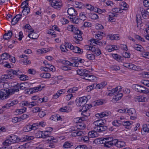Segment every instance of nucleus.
<instances>
[{
  "mask_svg": "<svg viewBox=\"0 0 149 149\" xmlns=\"http://www.w3.org/2000/svg\"><path fill=\"white\" fill-rule=\"evenodd\" d=\"M106 120H105L100 119L93 122V124L95 126L94 131L89 132L88 136L90 138H94L96 136L97 132H102L106 130L107 129V126L105 125Z\"/></svg>",
  "mask_w": 149,
  "mask_h": 149,
  "instance_id": "f257e3e1",
  "label": "nucleus"
},
{
  "mask_svg": "<svg viewBox=\"0 0 149 149\" xmlns=\"http://www.w3.org/2000/svg\"><path fill=\"white\" fill-rule=\"evenodd\" d=\"M24 83H22L19 85H17L15 86L13 88L7 89H3L6 91L7 93H6V95H7V98H8L10 95L14 94L15 92H18L19 90V89L21 90H24L26 87H25Z\"/></svg>",
  "mask_w": 149,
  "mask_h": 149,
  "instance_id": "f03ea898",
  "label": "nucleus"
},
{
  "mask_svg": "<svg viewBox=\"0 0 149 149\" xmlns=\"http://www.w3.org/2000/svg\"><path fill=\"white\" fill-rule=\"evenodd\" d=\"M132 87L133 89L139 92L149 94L148 89L143 86L137 84H134L132 86Z\"/></svg>",
  "mask_w": 149,
  "mask_h": 149,
  "instance_id": "7ed1b4c3",
  "label": "nucleus"
},
{
  "mask_svg": "<svg viewBox=\"0 0 149 149\" xmlns=\"http://www.w3.org/2000/svg\"><path fill=\"white\" fill-rule=\"evenodd\" d=\"M104 139L100 138L95 140V143L97 142L98 144H104L105 147L110 148L113 146V143L110 141H104Z\"/></svg>",
  "mask_w": 149,
  "mask_h": 149,
  "instance_id": "20e7f679",
  "label": "nucleus"
},
{
  "mask_svg": "<svg viewBox=\"0 0 149 149\" xmlns=\"http://www.w3.org/2000/svg\"><path fill=\"white\" fill-rule=\"evenodd\" d=\"M51 5L55 9H59L62 5V1L59 0H54Z\"/></svg>",
  "mask_w": 149,
  "mask_h": 149,
  "instance_id": "39448f33",
  "label": "nucleus"
},
{
  "mask_svg": "<svg viewBox=\"0 0 149 149\" xmlns=\"http://www.w3.org/2000/svg\"><path fill=\"white\" fill-rule=\"evenodd\" d=\"M127 113L130 116V119L132 120H134L136 118V114L135 109L134 108H131L127 109L126 111Z\"/></svg>",
  "mask_w": 149,
  "mask_h": 149,
  "instance_id": "423d86ee",
  "label": "nucleus"
},
{
  "mask_svg": "<svg viewBox=\"0 0 149 149\" xmlns=\"http://www.w3.org/2000/svg\"><path fill=\"white\" fill-rule=\"evenodd\" d=\"M88 70L85 69H80L77 70V74L83 77L88 75Z\"/></svg>",
  "mask_w": 149,
  "mask_h": 149,
  "instance_id": "0eeeda50",
  "label": "nucleus"
},
{
  "mask_svg": "<svg viewBox=\"0 0 149 149\" xmlns=\"http://www.w3.org/2000/svg\"><path fill=\"white\" fill-rule=\"evenodd\" d=\"M77 100L78 104L79 106H82L84 105L87 101V97L85 96L79 98Z\"/></svg>",
  "mask_w": 149,
  "mask_h": 149,
  "instance_id": "6e6552de",
  "label": "nucleus"
},
{
  "mask_svg": "<svg viewBox=\"0 0 149 149\" xmlns=\"http://www.w3.org/2000/svg\"><path fill=\"white\" fill-rule=\"evenodd\" d=\"M18 102L17 100L8 101V103L5 105L3 106L2 107L3 108H6L8 109L10 107L17 104Z\"/></svg>",
  "mask_w": 149,
  "mask_h": 149,
  "instance_id": "1a4fd4ad",
  "label": "nucleus"
},
{
  "mask_svg": "<svg viewBox=\"0 0 149 149\" xmlns=\"http://www.w3.org/2000/svg\"><path fill=\"white\" fill-rule=\"evenodd\" d=\"M70 49L73 50V52L75 53L81 54L83 52V49L77 47H74L71 44L70 46Z\"/></svg>",
  "mask_w": 149,
  "mask_h": 149,
  "instance_id": "9d476101",
  "label": "nucleus"
},
{
  "mask_svg": "<svg viewBox=\"0 0 149 149\" xmlns=\"http://www.w3.org/2000/svg\"><path fill=\"white\" fill-rule=\"evenodd\" d=\"M111 114V112L109 111H105L100 113H97L95 116L99 118H101L104 117L108 116Z\"/></svg>",
  "mask_w": 149,
  "mask_h": 149,
  "instance_id": "9b49d317",
  "label": "nucleus"
},
{
  "mask_svg": "<svg viewBox=\"0 0 149 149\" xmlns=\"http://www.w3.org/2000/svg\"><path fill=\"white\" fill-rule=\"evenodd\" d=\"M22 17L21 14H18L15 15L12 19L11 21L12 25H15L18 22Z\"/></svg>",
  "mask_w": 149,
  "mask_h": 149,
  "instance_id": "f8f14e48",
  "label": "nucleus"
},
{
  "mask_svg": "<svg viewBox=\"0 0 149 149\" xmlns=\"http://www.w3.org/2000/svg\"><path fill=\"white\" fill-rule=\"evenodd\" d=\"M38 134H40V136L39 137V138L41 137L44 139V138L49 136L50 133L48 130H46L43 131H39L38 132Z\"/></svg>",
  "mask_w": 149,
  "mask_h": 149,
  "instance_id": "ddd939ff",
  "label": "nucleus"
},
{
  "mask_svg": "<svg viewBox=\"0 0 149 149\" xmlns=\"http://www.w3.org/2000/svg\"><path fill=\"white\" fill-rule=\"evenodd\" d=\"M67 13L70 16L72 17L76 16L77 14V11L72 7L69 8L67 10Z\"/></svg>",
  "mask_w": 149,
  "mask_h": 149,
  "instance_id": "4468645a",
  "label": "nucleus"
},
{
  "mask_svg": "<svg viewBox=\"0 0 149 149\" xmlns=\"http://www.w3.org/2000/svg\"><path fill=\"white\" fill-rule=\"evenodd\" d=\"M78 58L74 57L71 58L70 62L71 63L70 66L73 67H77L78 66L79 63L77 62Z\"/></svg>",
  "mask_w": 149,
  "mask_h": 149,
  "instance_id": "2eb2a0df",
  "label": "nucleus"
},
{
  "mask_svg": "<svg viewBox=\"0 0 149 149\" xmlns=\"http://www.w3.org/2000/svg\"><path fill=\"white\" fill-rule=\"evenodd\" d=\"M9 79H11L10 74H6L3 75L0 78V83L4 82Z\"/></svg>",
  "mask_w": 149,
  "mask_h": 149,
  "instance_id": "dca6fc26",
  "label": "nucleus"
},
{
  "mask_svg": "<svg viewBox=\"0 0 149 149\" xmlns=\"http://www.w3.org/2000/svg\"><path fill=\"white\" fill-rule=\"evenodd\" d=\"M71 45V43L66 42L65 43L64 45H61V49L62 52H66L68 50L67 48L70 49V46Z\"/></svg>",
  "mask_w": 149,
  "mask_h": 149,
  "instance_id": "f3484780",
  "label": "nucleus"
},
{
  "mask_svg": "<svg viewBox=\"0 0 149 149\" xmlns=\"http://www.w3.org/2000/svg\"><path fill=\"white\" fill-rule=\"evenodd\" d=\"M19 71H20L19 70H14L11 69L7 70V72L8 74L10 75V76H11V78L12 79V74L15 75L17 76L18 75H19Z\"/></svg>",
  "mask_w": 149,
  "mask_h": 149,
  "instance_id": "a211bd4d",
  "label": "nucleus"
},
{
  "mask_svg": "<svg viewBox=\"0 0 149 149\" xmlns=\"http://www.w3.org/2000/svg\"><path fill=\"white\" fill-rule=\"evenodd\" d=\"M82 108L81 109V111H82L81 114L83 115L84 116H89L88 114H84V113H85L87 112L88 110L89 109L88 107L89 106L88 104H85V105H84L82 106Z\"/></svg>",
  "mask_w": 149,
  "mask_h": 149,
  "instance_id": "6ab92c4d",
  "label": "nucleus"
},
{
  "mask_svg": "<svg viewBox=\"0 0 149 149\" xmlns=\"http://www.w3.org/2000/svg\"><path fill=\"white\" fill-rule=\"evenodd\" d=\"M6 91L3 89L0 90V100H4L7 99V95H6Z\"/></svg>",
  "mask_w": 149,
  "mask_h": 149,
  "instance_id": "aec40b11",
  "label": "nucleus"
},
{
  "mask_svg": "<svg viewBox=\"0 0 149 149\" xmlns=\"http://www.w3.org/2000/svg\"><path fill=\"white\" fill-rule=\"evenodd\" d=\"M82 78L90 81H94L96 80L95 77L92 75H90L88 73V75H87L86 76V77H83Z\"/></svg>",
  "mask_w": 149,
  "mask_h": 149,
  "instance_id": "412c9836",
  "label": "nucleus"
},
{
  "mask_svg": "<svg viewBox=\"0 0 149 149\" xmlns=\"http://www.w3.org/2000/svg\"><path fill=\"white\" fill-rule=\"evenodd\" d=\"M19 75H18L17 77L21 80L25 81L28 80L29 79L28 77L26 75L22 74V72L20 71H19Z\"/></svg>",
  "mask_w": 149,
  "mask_h": 149,
  "instance_id": "4be33fe9",
  "label": "nucleus"
},
{
  "mask_svg": "<svg viewBox=\"0 0 149 149\" xmlns=\"http://www.w3.org/2000/svg\"><path fill=\"white\" fill-rule=\"evenodd\" d=\"M86 127V125L83 123H78L76 126L77 129L79 130H84Z\"/></svg>",
  "mask_w": 149,
  "mask_h": 149,
  "instance_id": "5701e85b",
  "label": "nucleus"
},
{
  "mask_svg": "<svg viewBox=\"0 0 149 149\" xmlns=\"http://www.w3.org/2000/svg\"><path fill=\"white\" fill-rule=\"evenodd\" d=\"M13 35L11 31H8L7 33H6L3 36V38L5 40H8Z\"/></svg>",
  "mask_w": 149,
  "mask_h": 149,
  "instance_id": "b1692460",
  "label": "nucleus"
},
{
  "mask_svg": "<svg viewBox=\"0 0 149 149\" xmlns=\"http://www.w3.org/2000/svg\"><path fill=\"white\" fill-rule=\"evenodd\" d=\"M40 77L44 78L49 79L50 78L51 75L48 72H43L40 74Z\"/></svg>",
  "mask_w": 149,
  "mask_h": 149,
  "instance_id": "393cba45",
  "label": "nucleus"
},
{
  "mask_svg": "<svg viewBox=\"0 0 149 149\" xmlns=\"http://www.w3.org/2000/svg\"><path fill=\"white\" fill-rule=\"evenodd\" d=\"M73 146V143L70 141H66L65 142L63 146V147L65 148H71Z\"/></svg>",
  "mask_w": 149,
  "mask_h": 149,
  "instance_id": "a878e982",
  "label": "nucleus"
},
{
  "mask_svg": "<svg viewBox=\"0 0 149 149\" xmlns=\"http://www.w3.org/2000/svg\"><path fill=\"white\" fill-rule=\"evenodd\" d=\"M120 88V86H118L116 87L115 88H113L112 90H109V93L108 95L109 96H111L114 95V93L117 92L118 90V88Z\"/></svg>",
  "mask_w": 149,
  "mask_h": 149,
  "instance_id": "bb28decb",
  "label": "nucleus"
},
{
  "mask_svg": "<svg viewBox=\"0 0 149 149\" xmlns=\"http://www.w3.org/2000/svg\"><path fill=\"white\" fill-rule=\"evenodd\" d=\"M28 36L31 38L36 39L38 37V36L37 33L33 32L29 34Z\"/></svg>",
  "mask_w": 149,
  "mask_h": 149,
  "instance_id": "cd10ccee",
  "label": "nucleus"
},
{
  "mask_svg": "<svg viewBox=\"0 0 149 149\" xmlns=\"http://www.w3.org/2000/svg\"><path fill=\"white\" fill-rule=\"evenodd\" d=\"M67 29L68 31L74 32H76V30H78V28L77 27L72 25H68L67 27Z\"/></svg>",
  "mask_w": 149,
  "mask_h": 149,
  "instance_id": "c85d7f7f",
  "label": "nucleus"
},
{
  "mask_svg": "<svg viewBox=\"0 0 149 149\" xmlns=\"http://www.w3.org/2000/svg\"><path fill=\"white\" fill-rule=\"evenodd\" d=\"M10 55L6 53L3 54L1 55V59L3 60H6L8 58H10Z\"/></svg>",
  "mask_w": 149,
  "mask_h": 149,
  "instance_id": "c756f323",
  "label": "nucleus"
},
{
  "mask_svg": "<svg viewBox=\"0 0 149 149\" xmlns=\"http://www.w3.org/2000/svg\"><path fill=\"white\" fill-rule=\"evenodd\" d=\"M106 84V83L105 82H102L97 84H95V88L96 89L102 88L104 87Z\"/></svg>",
  "mask_w": 149,
  "mask_h": 149,
  "instance_id": "7c9ffc66",
  "label": "nucleus"
},
{
  "mask_svg": "<svg viewBox=\"0 0 149 149\" xmlns=\"http://www.w3.org/2000/svg\"><path fill=\"white\" fill-rule=\"evenodd\" d=\"M16 139L17 137L15 135L10 136L8 138V140H9L11 144L17 142V141L16 140Z\"/></svg>",
  "mask_w": 149,
  "mask_h": 149,
  "instance_id": "2f4dec72",
  "label": "nucleus"
},
{
  "mask_svg": "<svg viewBox=\"0 0 149 149\" xmlns=\"http://www.w3.org/2000/svg\"><path fill=\"white\" fill-rule=\"evenodd\" d=\"M109 38L111 40H118L119 39V37L118 35L111 34L109 35Z\"/></svg>",
  "mask_w": 149,
  "mask_h": 149,
  "instance_id": "473e14b6",
  "label": "nucleus"
},
{
  "mask_svg": "<svg viewBox=\"0 0 149 149\" xmlns=\"http://www.w3.org/2000/svg\"><path fill=\"white\" fill-rule=\"evenodd\" d=\"M123 95L122 93H119L115 95L113 98V102H115L116 101H117L118 100L120 99L122 97Z\"/></svg>",
  "mask_w": 149,
  "mask_h": 149,
  "instance_id": "72a5a7b5",
  "label": "nucleus"
},
{
  "mask_svg": "<svg viewBox=\"0 0 149 149\" xmlns=\"http://www.w3.org/2000/svg\"><path fill=\"white\" fill-rule=\"evenodd\" d=\"M134 48L136 50L141 52H142L143 50V47L141 45L136 44L134 46Z\"/></svg>",
  "mask_w": 149,
  "mask_h": 149,
  "instance_id": "f704fd0d",
  "label": "nucleus"
},
{
  "mask_svg": "<svg viewBox=\"0 0 149 149\" xmlns=\"http://www.w3.org/2000/svg\"><path fill=\"white\" fill-rule=\"evenodd\" d=\"M23 8L22 12L24 15H27L30 12V9L28 7H26Z\"/></svg>",
  "mask_w": 149,
  "mask_h": 149,
  "instance_id": "c9c22d12",
  "label": "nucleus"
},
{
  "mask_svg": "<svg viewBox=\"0 0 149 149\" xmlns=\"http://www.w3.org/2000/svg\"><path fill=\"white\" fill-rule=\"evenodd\" d=\"M71 20L75 24H78L79 22L81 21V19L80 18H78L77 17H70Z\"/></svg>",
  "mask_w": 149,
  "mask_h": 149,
  "instance_id": "e433bc0d",
  "label": "nucleus"
},
{
  "mask_svg": "<svg viewBox=\"0 0 149 149\" xmlns=\"http://www.w3.org/2000/svg\"><path fill=\"white\" fill-rule=\"evenodd\" d=\"M40 101L38 100V101H35L32 102H30V105L29 108H32L33 106L37 105L38 103H40Z\"/></svg>",
  "mask_w": 149,
  "mask_h": 149,
  "instance_id": "4c0bfd02",
  "label": "nucleus"
},
{
  "mask_svg": "<svg viewBox=\"0 0 149 149\" xmlns=\"http://www.w3.org/2000/svg\"><path fill=\"white\" fill-rule=\"evenodd\" d=\"M95 87V84H94L92 85L87 86L86 90L87 92H89L92 89H94Z\"/></svg>",
  "mask_w": 149,
  "mask_h": 149,
  "instance_id": "58836bf2",
  "label": "nucleus"
},
{
  "mask_svg": "<svg viewBox=\"0 0 149 149\" xmlns=\"http://www.w3.org/2000/svg\"><path fill=\"white\" fill-rule=\"evenodd\" d=\"M142 130L144 132H149V124H145L143 125Z\"/></svg>",
  "mask_w": 149,
  "mask_h": 149,
  "instance_id": "ea45409f",
  "label": "nucleus"
},
{
  "mask_svg": "<svg viewBox=\"0 0 149 149\" xmlns=\"http://www.w3.org/2000/svg\"><path fill=\"white\" fill-rule=\"evenodd\" d=\"M124 66L128 68H130L133 70H135L134 68L136 67V65H134L132 64H128L125 63L124 64Z\"/></svg>",
  "mask_w": 149,
  "mask_h": 149,
  "instance_id": "a19ab883",
  "label": "nucleus"
},
{
  "mask_svg": "<svg viewBox=\"0 0 149 149\" xmlns=\"http://www.w3.org/2000/svg\"><path fill=\"white\" fill-rule=\"evenodd\" d=\"M125 146L126 144L124 141H119L118 143L117 144V147L121 148Z\"/></svg>",
  "mask_w": 149,
  "mask_h": 149,
  "instance_id": "79ce46f5",
  "label": "nucleus"
},
{
  "mask_svg": "<svg viewBox=\"0 0 149 149\" xmlns=\"http://www.w3.org/2000/svg\"><path fill=\"white\" fill-rule=\"evenodd\" d=\"M59 110L60 111L62 112H68L70 111V110L69 109V108L66 106L63 107L61 108Z\"/></svg>",
  "mask_w": 149,
  "mask_h": 149,
  "instance_id": "37998d69",
  "label": "nucleus"
},
{
  "mask_svg": "<svg viewBox=\"0 0 149 149\" xmlns=\"http://www.w3.org/2000/svg\"><path fill=\"white\" fill-rule=\"evenodd\" d=\"M32 130V125H28L23 128V130L25 132L30 131Z\"/></svg>",
  "mask_w": 149,
  "mask_h": 149,
  "instance_id": "c03bdc74",
  "label": "nucleus"
},
{
  "mask_svg": "<svg viewBox=\"0 0 149 149\" xmlns=\"http://www.w3.org/2000/svg\"><path fill=\"white\" fill-rule=\"evenodd\" d=\"M86 56L89 60H93L95 58V55L92 54H87L86 55Z\"/></svg>",
  "mask_w": 149,
  "mask_h": 149,
  "instance_id": "a18cd8bd",
  "label": "nucleus"
},
{
  "mask_svg": "<svg viewBox=\"0 0 149 149\" xmlns=\"http://www.w3.org/2000/svg\"><path fill=\"white\" fill-rule=\"evenodd\" d=\"M60 117L59 115H52L50 117V119L54 121H58V117Z\"/></svg>",
  "mask_w": 149,
  "mask_h": 149,
  "instance_id": "49530a36",
  "label": "nucleus"
},
{
  "mask_svg": "<svg viewBox=\"0 0 149 149\" xmlns=\"http://www.w3.org/2000/svg\"><path fill=\"white\" fill-rule=\"evenodd\" d=\"M86 46L88 50H91L93 53L95 52L97 48L93 46L86 45Z\"/></svg>",
  "mask_w": 149,
  "mask_h": 149,
  "instance_id": "de8ad7c7",
  "label": "nucleus"
},
{
  "mask_svg": "<svg viewBox=\"0 0 149 149\" xmlns=\"http://www.w3.org/2000/svg\"><path fill=\"white\" fill-rule=\"evenodd\" d=\"M89 16L90 18L93 19H96L99 18L98 15L95 13H92Z\"/></svg>",
  "mask_w": 149,
  "mask_h": 149,
  "instance_id": "09e8293b",
  "label": "nucleus"
},
{
  "mask_svg": "<svg viewBox=\"0 0 149 149\" xmlns=\"http://www.w3.org/2000/svg\"><path fill=\"white\" fill-rule=\"evenodd\" d=\"M120 121H118L117 120H115L113 121L112 123V124L114 126H115L118 127L120 126V125L121 124V123L120 122Z\"/></svg>",
  "mask_w": 149,
  "mask_h": 149,
  "instance_id": "8fccbe9b",
  "label": "nucleus"
},
{
  "mask_svg": "<svg viewBox=\"0 0 149 149\" xmlns=\"http://www.w3.org/2000/svg\"><path fill=\"white\" fill-rule=\"evenodd\" d=\"M28 0H26L23 1L21 4V7L22 8H24L26 7L28 5Z\"/></svg>",
  "mask_w": 149,
  "mask_h": 149,
  "instance_id": "3c124183",
  "label": "nucleus"
},
{
  "mask_svg": "<svg viewBox=\"0 0 149 149\" xmlns=\"http://www.w3.org/2000/svg\"><path fill=\"white\" fill-rule=\"evenodd\" d=\"M89 137L86 136H83L81 137V140L84 142L88 143L89 141Z\"/></svg>",
  "mask_w": 149,
  "mask_h": 149,
  "instance_id": "603ef678",
  "label": "nucleus"
},
{
  "mask_svg": "<svg viewBox=\"0 0 149 149\" xmlns=\"http://www.w3.org/2000/svg\"><path fill=\"white\" fill-rule=\"evenodd\" d=\"M133 122L132 121H125L123 122V125L124 126H129L130 125L132 124Z\"/></svg>",
  "mask_w": 149,
  "mask_h": 149,
  "instance_id": "864d4df0",
  "label": "nucleus"
},
{
  "mask_svg": "<svg viewBox=\"0 0 149 149\" xmlns=\"http://www.w3.org/2000/svg\"><path fill=\"white\" fill-rule=\"evenodd\" d=\"M91 41L93 42V43H95V44L99 45L101 46L102 45V43L101 41L97 39H94L93 40H91Z\"/></svg>",
  "mask_w": 149,
  "mask_h": 149,
  "instance_id": "5fc2aeb1",
  "label": "nucleus"
},
{
  "mask_svg": "<svg viewBox=\"0 0 149 149\" xmlns=\"http://www.w3.org/2000/svg\"><path fill=\"white\" fill-rule=\"evenodd\" d=\"M44 139H45V141H48L49 143L51 144V142L52 141V140L53 139V137L49 135V136H47V137L44 138Z\"/></svg>",
  "mask_w": 149,
  "mask_h": 149,
  "instance_id": "6e6d98bb",
  "label": "nucleus"
},
{
  "mask_svg": "<svg viewBox=\"0 0 149 149\" xmlns=\"http://www.w3.org/2000/svg\"><path fill=\"white\" fill-rule=\"evenodd\" d=\"M46 115V113L44 111H39L38 115L40 118L44 117Z\"/></svg>",
  "mask_w": 149,
  "mask_h": 149,
  "instance_id": "4d7b16f0",
  "label": "nucleus"
},
{
  "mask_svg": "<svg viewBox=\"0 0 149 149\" xmlns=\"http://www.w3.org/2000/svg\"><path fill=\"white\" fill-rule=\"evenodd\" d=\"M25 29H28L29 30L30 32H33L34 30L33 29L31 28V26L29 24H26L24 26Z\"/></svg>",
  "mask_w": 149,
  "mask_h": 149,
  "instance_id": "13d9d810",
  "label": "nucleus"
},
{
  "mask_svg": "<svg viewBox=\"0 0 149 149\" xmlns=\"http://www.w3.org/2000/svg\"><path fill=\"white\" fill-rule=\"evenodd\" d=\"M94 54H95L96 56H98L101 54V52L100 49L98 48H97V49L94 53Z\"/></svg>",
  "mask_w": 149,
  "mask_h": 149,
  "instance_id": "bf43d9fd",
  "label": "nucleus"
},
{
  "mask_svg": "<svg viewBox=\"0 0 149 149\" xmlns=\"http://www.w3.org/2000/svg\"><path fill=\"white\" fill-rule=\"evenodd\" d=\"M113 57L114 59H116L118 61H121V57H118V55L116 54H114L113 55Z\"/></svg>",
  "mask_w": 149,
  "mask_h": 149,
  "instance_id": "052dcab7",
  "label": "nucleus"
},
{
  "mask_svg": "<svg viewBox=\"0 0 149 149\" xmlns=\"http://www.w3.org/2000/svg\"><path fill=\"white\" fill-rule=\"evenodd\" d=\"M142 56L144 57H147L148 56H149V52H142L141 54Z\"/></svg>",
  "mask_w": 149,
  "mask_h": 149,
  "instance_id": "680f3d73",
  "label": "nucleus"
},
{
  "mask_svg": "<svg viewBox=\"0 0 149 149\" xmlns=\"http://www.w3.org/2000/svg\"><path fill=\"white\" fill-rule=\"evenodd\" d=\"M75 149H87V147L84 145H79L76 147Z\"/></svg>",
  "mask_w": 149,
  "mask_h": 149,
  "instance_id": "e2e57ef3",
  "label": "nucleus"
},
{
  "mask_svg": "<svg viewBox=\"0 0 149 149\" xmlns=\"http://www.w3.org/2000/svg\"><path fill=\"white\" fill-rule=\"evenodd\" d=\"M41 86H38L34 87L33 88H32L33 89V93H35L39 91L40 90Z\"/></svg>",
  "mask_w": 149,
  "mask_h": 149,
  "instance_id": "0e129e2a",
  "label": "nucleus"
},
{
  "mask_svg": "<svg viewBox=\"0 0 149 149\" xmlns=\"http://www.w3.org/2000/svg\"><path fill=\"white\" fill-rule=\"evenodd\" d=\"M11 144L8 139L4 141L3 143V144L4 146H7Z\"/></svg>",
  "mask_w": 149,
  "mask_h": 149,
  "instance_id": "69168bd1",
  "label": "nucleus"
},
{
  "mask_svg": "<svg viewBox=\"0 0 149 149\" xmlns=\"http://www.w3.org/2000/svg\"><path fill=\"white\" fill-rule=\"evenodd\" d=\"M141 96H137L135 97L134 99V101L136 102H141Z\"/></svg>",
  "mask_w": 149,
  "mask_h": 149,
  "instance_id": "338daca9",
  "label": "nucleus"
},
{
  "mask_svg": "<svg viewBox=\"0 0 149 149\" xmlns=\"http://www.w3.org/2000/svg\"><path fill=\"white\" fill-rule=\"evenodd\" d=\"M144 6L146 7H149V0H144L143 2Z\"/></svg>",
  "mask_w": 149,
  "mask_h": 149,
  "instance_id": "774afa93",
  "label": "nucleus"
}]
</instances>
